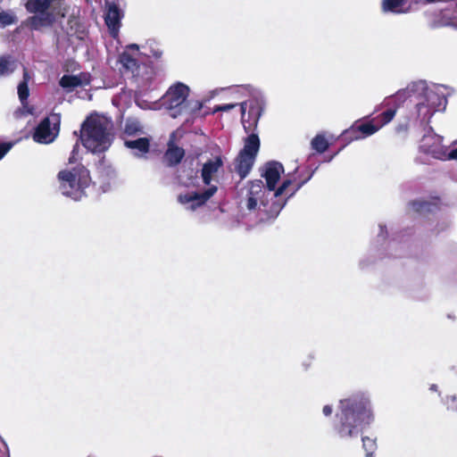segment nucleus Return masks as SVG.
I'll return each instance as SVG.
<instances>
[{
  "mask_svg": "<svg viewBox=\"0 0 457 457\" xmlns=\"http://www.w3.org/2000/svg\"><path fill=\"white\" fill-rule=\"evenodd\" d=\"M373 420L370 402L364 395H354L339 401L333 429L343 439L357 436Z\"/></svg>",
  "mask_w": 457,
  "mask_h": 457,
  "instance_id": "nucleus-1",
  "label": "nucleus"
},
{
  "mask_svg": "<svg viewBox=\"0 0 457 457\" xmlns=\"http://www.w3.org/2000/svg\"><path fill=\"white\" fill-rule=\"evenodd\" d=\"M373 420L370 402L364 395H354L339 401L333 429L343 439L357 436Z\"/></svg>",
  "mask_w": 457,
  "mask_h": 457,
  "instance_id": "nucleus-2",
  "label": "nucleus"
},
{
  "mask_svg": "<svg viewBox=\"0 0 457 457\" xmlns=\"http://www.w3.org/2000/svg\"><path fill=\"white\" fill-rule=\"evenodd\" d=\"M112 120L107 117L90 114L81 124L79 140L93 154L104 153L112 142Z\"/></svg>",
  "mask_w": 457,
  "mask_h": 457,
  "instance_id": "nucleus-3",
  "label": "nucleus"
},
{
  "mask_svg": "<svg viewBox=\"0 0 457 457\" xmlns=\"http://www.w3.org/2000/svg\"><path fill=\"white\" fill-rule=\"evenodd\" d=\"M312 173L304 179L298 182L294 190L287 195V199L280 201L278 198L272 200L271 204L268 207V203H265L263 196L265 194L264 184L262 179H253L247 182V194H246V208L249 211L255 210L258 202L260 201L264 207L263 212L266 213L268 219L276 218L280 211L286 204L288 198L292 197L312 177Z\"/></svg>",
  "mask_w": 457,
  "mask_h": 457,
  "instance_id": "nucleus-4",
  "label": "nucleus"
},
{
  "mask_svg": "<svg viewBox=\"0 0 457 457\" xmlns=\"http://www.w3.org/2000/svg\"><path fill=\"white\" fill-rule=\"evenodd\" d=\"M57 178L62 194L74 200L81 199L91 180L89 170L80 163L71 170H60Z\"/></svg>",
  "mask_w": 457,
  "mask_h": 457,
  "instance_id": "nucleus-5",
  "label": "nucleus"
},
{
  "mask_svg": "<svg viewBox=\"0 0 457 457\" xmlns=\"http://www.w3.org/2000/svg\"><path fill=\"white\" fill-rule=\"evenodd\" d=\"M260 145L259 136L255 133H251L245 138L244 147L235 159V171L239 175L240 179L246 178L252 170Z\"/></svg>",
  "mask_w": 457,
  "mask_h": 457,
  "instance_id": "nucleus-6",
  "label": "nucleus"
},
{
  "mask_svg": "<svg viewBox=\"0 0 457 457\" xmlns=\"http://www.w3.org/2000/svg\"><path fill=\"white\" fill-rule=\"evenodd\" d=\"M189 91V87L181 82H177L168 89L163 96V104L170 117L177 118L188 112Z\"/></svg>",
  "mask_w": 457,
  "mask_h": 457,
  "instance_id": "nucleus-7",
  "label": "nucleus"
},
{
  "mask_svg": "<svg viewBox=\"0 0 457 457\" xmlns=\"http://www.w3.org/2000/svg\"><path fill=\"white\" fill-rule=\"evenodd\" d=\"M261 176L265 179L266 187L269 191H275L273 194L274 198L282 195L288 187L292 184L290 179H285L280 187L276 189V186L280 179L281 173L284 172L283 165L277 161H270L264 163L260 169Z\"/></svg>",
  "mask_w": 457,
  "mask_h": 457,
  "instance_id": "nucleus-8",
  "label": "nucleus"
},
{
  "mask_svg": "<svg viewBox=\"0 0 457 457\" xmlns=\"http://www.w3.org/2000/svg\"><path fill=\"white\" fill-rule=\"evenodd\" d=\"M60 129V117L53 114L51 117L44 118L36 127L33 134L34 141L40 144L52 143L57 137Z\"/></svg>",
  "mask_w": 457,
  "mask_h": 457,
  "instance_id": "nucleus-9",
  "label": "nucleus"
},
{
  "mask_svg": "<svg viewBox=\"0 0 457 457\" xmlns=\"http://www.w3.org/2000/svg\"><path fill=\"white\" fill-rule=\"evenodd\" d=\"M420 149L424 154H430L438 160H445L446 156V147L443 145V137L432 133V128H430L428 134L423 136Z\"/></svg>",
  "mask_w": 457,
  "mask_h": 457,
  "instance_id": "nucleus-10",
  "label": "nucleus"
},
{
  "mask_svg": "<svg viewBox=\"0 0 457 457\" xmlns=\"http://www.w3.org/2000/svg\"><path fill=\"white\" fill-rule=\"evenodd\" d=\"M218 187L214 185L210 186L203 192H193L187 194H180L178 195V202L181 204L191 203L190 208L195 210L198 207L205 204L217 192Z\"/></svg>",
  "mask_w": 457,
  "mask_h": 457,
  "instance_id": "nucleus-11",
  "label": "nucleus"
},
{
  "mask_svg": "<svg viewBox=\"0 0 457 457\" xmlns=\"http://www.w3.org/2000/svg\"><path fill=\"white\" fill-rule=\"evenodd\" d=\"M104 22L112 37H116L121 26L124 14L115 2L105 1Z\"/></svg>",
  "mask_w": 457,
  "mask_h": 457,
  "instance_id": "nucleus-12",
  "label": "nucleus"
},
{
  "mask_svg": "<svg viewBox=\"0 0 457 457\" xmlns=\"http://www.w3.org/2000/svg\"><path fill=\"white\" fill-rule=\"evenodd\" d=\"M185 157V150L178 146L173 140L167 144V149L163 154L162 162L165 166L172 168L179 165Z\"/></svg>",
  "mask_w": 457,
  "mask_h": 457,
  "instance_id": "nucleus-13",
  "label": "nucleus"
},
{
  "mask_svg": "<svg viewBox=\"0 0 457 457\" xmlns=\"http://www.w3.org/2000/svg\"><path fill=\"white\" fill-rule=\"evenodd\" d=\"M240 110L242 113V124L246 133L253 130L258 123L261 116V110L256 105H251L248 110L247 119L245 118L246 102H243L240 104Z\"/></svg>",
  "mask_w": 457,
  "mask_h": 457,
  "instance_id": "nucleus-14",
  "label": "nucleus"
},
{
  "mask_svg": "<svg viewBox=\"0 0 457 457\" xmlns=\"http://www.w3.org/2000/svg\"><path fill=\"white\" fill-rule=\"evenodd\" d=\"M223 166V161L221 156H215L213 159L208 160L204 163L201 176L203 182L206 186H210L212 179V176L218 172V170Z\"/></svg>",
  "mask_w": 457,
  "mask_h": 457,
  "instance_id": "nucleus-15",
  "label": "nucleus"
},
{
  "mask_svg": "<svg viewBox=\"0 0 457 457\" xmlns=\"http://www.w3.org/2000/svg\"><path fill=\"white\" fill-rule=\"evenodd\" d=\"M38 14L29 17L25 21V25L31 30H39L41 28L51 27L54 24L55 19L52 12Z\"/></svg>",
  "mask_w": 457,
  "mask_h": 457,
  "instance_id": "nucleus-16",
  "label": "nucleus"
},
{
  "mask_svg": "<svg viewBox=\"0 0 457 457\" xmlns=\"http://www.w3.org/2000/svg\"><path fill=\"white\" fill-rule=\"evenodd\" d=\"M408 0H382L381 8L385 12L407 13L410 12V6L405 7Z\"/></svg>",
  "mask_w": 457,
  "mask_h": 457,
  "instance_id": "nucleus-17",
  "label": "nucleus"
},
{
  "mask_svg": "<svg viewBox=\"0 0 457 457\" xmlns=\"http://www.w3.org/2000/svg\"><path fill=\"white\" fill-rule=\"evenodd\" d=\"M54 0H27L25 8L29 13L48 12L47 10Z\"/></svg>",
  "mask_w": 457,
  "mask_h": 457,
  "instance_id": "nucleus-18",
  "label": "nucleus"
},
{
  "mask_svg": "<svg viewBox=\"0 0 457 457\" xmlns=\"http://www.w3.org/2000/svg\"><path fill=\"white\" fill-rule=\"evenodd\" d=\"M119 62L121 64L124 71H130L134 73L135 71H137L139 68L138 61L127 51H124L120 54Z\"/></svg>",
  "mask_w": 457,
  "mask_h": 457,
  "instance_id": "nucleus-19",
  "label": "nucleus"
},
{
  "mask_svg": "<svg viewBox=\"0 0 457 457\" xmlns=\"http://www.w3.org/2000/svg\"><path fill=\"white\" fill-rule=\"evenodd\" d=\"M354 123L361 138L375 134L380 129V126L374 123V120L370 121L356 120Z\"/></svg>",
  "mask_w": 457,
  "mask_h": 457,
  "instance_id": "nucleus-20",
  "label": "nucleus"
},
{
  "mask_svg": "<svg viewBox=\"0 0 457 457\" xmlns=\"http://www.w3.org/2000/svg\"><path fill=\"white\" fill-rule=\"evenodd\" d=\"M125 146L129 149H136L140 154H145L150 150V140L147 137H139L135 140H126Z\"/></svg>",
  "mask_w": 457,
  "mask_h": 457,
  "instance_id": "nucleus-21",
  "label": "nucleus"
},
{
  "mask_svg": "<svg viewBox=\"0 0 457 457\" xmlns=\"http://www.w3.org/2000/svg\"><path fill=\"white\" fill-rule=\"evenodd\" d=\"M311 145L316 153L323 154L328 149L329 143L324 135L318 134L312 139Z\"/></svg>",
  "mask_w": 457,
  "mask_h": 457,
  "instance_id": "nucleus-22",
  "label": "nucleus"
},
{
  "mask_svg": "<svg viewBox=\"0 0 457 457\" xmlns=\"http://www.w3.org/2000/svg\"><path fill=\"white\" fill-rule=\"evenodd\" d=\"M398 106L399 105H395V107L389 108L374 118L373 120L374 121H377V126H380V128H382L386 124L389 123L394 119Z\"/></svg>",
  "mask_w": 457,
  "mask_h": 457,
  "instance_id": "nucleus-23",
  "label": "nucleus"
},
{
  "mask_svg": "<svg viewBox=\"0 0 457 457\" xmlns=\"http://www.w3.org/2000/svg\"><path fill=\"white\" fill-rule=\"evenodd\" d=\"M29 75L26 70H24L23 80L18 85V96L21 103L25 104L29 96V89L28 86Z\"/></svg>",
  "mask_w": 457,
  "mask_h": 457,
  "instance_id": "nucleus-24",
  "label": "nucleus"
},
{
  "mask_svg": "<svg viewBox=\"0 0 457 457\" xmlns=\"http://www.w3.org/2000/svg\"><path fill=\"white\" fill-rule=\"evenodd\" d=\"M81 82L77 75H63L59 80V85L62 88H75L80 87Z\"/></svg>",
  "mask_w": 457,
  "mask_h": 457,
  "instance_id": "nucleus-25",
  "label": "nucleus"
},
{
  "mask_svg": "<svg viewBox=\"0 0 457 457\" xmlns=\"http://www.w3.org/2000/svg\"><path fill=\"white\" fill-rule=\"evenodd\" d=\"M341 137L343 140L347 142L361 139L355 123H353L349 129L344 130Z\"/></svg>",
  "mask_w": 457,
  "mask_h": 457,
  "instance_id": "nucleus-26",
  "label": "nucleus"
},
{
  "mask_svg": "<svg viewBox=\"0 0 457 457\" xmlns=\"http://www.w3.org/2000/svg\"><path fill=\"white\" fill-rule=\"evenodd\" d=\"M362 440V447L366 452L367 457H373V453L377 449V443L375 438H370L369 436H363Z\"/></svg>",
  "mask_w": 457,
  "mask_h": 457,
  "instance_id": "nucleus-27",
  "label": "nucleus"
},
{
  "mask_svg": "<svg viewBox=\"0 0 457 457\" xmlns=\"http://www.w3.org/2000/svg\"><path fill=\"white\" fill-rule=\"evenodd\" d=\"M17 21V18L14 14L7 12H0V27L4 28L9 25H12Z\"/></svg>",
  "mask_w": 457,
  "mask_h": 457,
  "instance_id": "nucleus-28",
  "label": "nucleus"
},
{
  "mask_svg": "<svg viewBox=\"0 0 457 457\" xmlns=\"http://www.w3.org/2000/svg\"><path fill=\"white\" fill-rule=\"evenodd\" d=\"M10 56H0V77L13 71V69H10Z\"/></svg>",
  "mask_w": 457,
  "mask_h": 457,
  "instance_id": "nucleus-29",
  "label": "nucleus"
},
{
  "mask_svg": "<svg viewBox=\"0 0 457 457\" xmlns=\"http://www.w3.org/2000/svg\"><path fill=\"white\" fill-rule=\"evenodd\" d=\"M408 92L406 90H399L395 95L389 96L386 98V104H391L392 103H396L397 101L403 102L407 97Z\"/></svg>",
  "mask_w": 457,
  "mask_h": 457,
  "instance_id": "nucleus-30",
  "label": "nucleus"
},
{
  "mask_svg": "<svg viewBox=\"0 0 457 457\" xmlns=\"http://www.w3.org/2000/svg\"><path fill=\"white\" fill-rule=\"evenodd\" d=\"M141 130V127L138 122L127 121L125 124L124 131L128 135H135Z\"/></svg>",
  "mask_w": 457,
  "mask_h": 457,
  "instance_id": "nucleus-31",
  "label": "nucleus"
},
{
  "mask_svg": "<svg viewBox=\"0 0 457 457\" xmlns=\"http://www.w3.org/2000/svg\"><path fill=\"white\" fill-rule=\"evenodd\" d=\"M189 104L188 112L185 114L193 115L195 114L197 112H199L203 108V103L200 101H188Z\"/></svg>",
  "mask_w": 457,
  "mask_h": 457,
  "instance_id": "nucleus-32",
  "label": "nucleus"
},
{
  "mask_svg": "<svg viewBox=\"0 0 457 457\" xmlns=\"http://www.w3.org/2000/svg\"><path fill=\"white\" fill-rule=\"evenodd\" d=\"M445 404L447 406V410L457 412V396L456 395H447L445 398Z\"/></svg>",
  "mask_w": 457,
  "mask_h": 457,
  "instance_id": "nucleus-33",
  "label": "nucleus"
},
{
  "mask_svg": "<svg viewBox=\"0 0 457 457\" xmlns=\"http://www.w3.org/2000/svg\"><path fill=\"white\" fill-rule=\"evenodd\" d=\"M13 145H14L13 142H2V143H0V161L12 148Z\"/></svg>",
  "mask_w": 457,
  "mask_h": 457,
  "instance_id": "nucleus-34",
  "label": "nucleus"
},
{
  "mask_svg": "<svg viewBox=\"0 0 457 457\" xmlns=\"http://www.w3.org/2000/svg\"><path fill=\"white\" fill-rule=\"evenodd\" d=\"M79 153V142H77L73 145L72 151L71 153V156L69 157V160H68V162L70 164L75 163L78 161Z\"/></svg>",
  "mask_w": 457,
  "mask_h": 457,
  "instance_id": "nucleus-35",
  "label": "nucleus"
},
{
  "mask_svg": "<svg viewBox=\"0 0 457 457\" xmlns=\"http://www.w3.org/2000/svg\"><path fill=\"white\" fill-rule=\"evenodd\" d=\"M237 105V104H218L214 106L213 112H228L234 109Z\"/></svg>",
  "mask_w": 457,
  "mask_h": 457,
  "instance_id": "nucleus-36",
  "label": "nucleus"
},
{
  "mask_svg": "<svg viewBox=\"0 0 457 457\" xmlns=\"http://www.w3.org/2000/svg\"><path fill=\"white\" fill-rule=\"evenodd\" d=\"M409 130V121L405 120L396 125L395 131L399 135H406Z\"/></svg>",
  "mask_w": 457,
  "mask_h": 457,
  "instance_id": "nucleus-37",
  "label": "nucleus"
},
{
  "mask_svg": "<svg viewBox=\"0 0 457 457\" xmlns=\"http://www.w3.org/2000/svg\"><path fill=\"white\" fill-rule=\"evenodd\" d=\"M77 77H79L81 82V86L89 85L91 81V76L89 73L87 72H80L77 75Z\"/></svg>",
  "mask_w": 457,
  "mask_h": 457,
  "instance_id": "nucleus-38",
  "label": "nucleus"
},
{
  "mask_svg": "<svg viewBox=\"0 0 457 457\" xmlns=\"http://www.w3.org/2000/svg\"><path fill=\"white\" fill-rule=\"evenodd\" d=\"M416 108H417V111L419 113H420V112L423 110V109H427V112L429 113V116H431L433 114V112L436 111V110H430L428 108V104H426L424 102H421V103H418L416 104Z\"/></svg>",
  "mask_w": 457,
  "mask_h": 457,
  "instance_id": "nucleus-39",
  "label": "nucleus"
},
{
  "mask_svg": "<svg viewBox=\"0 0 457 457\" xmlns=\"http://www.w3.org/2000/svg\"><path fill=\"white\" fill-rule=\"evenodd\" d=\"M412 205L413 207L417 210V211H422L423 209H426L428 208V206H430V204L428 202H426V201H422V202H413L412 203Z\"/></svg>",
  "mask_w": 457,
  "mask_h": 457,
  "instance_id": "nucleus-40",
  "label": "nucleus"
},
{
  "mask_svg": "<svg viewBox=\"0 0 457 457\" xmlns=\"http://www.w3.org/2000/svg\"><path fill=\"white\" fill-rule=\"evenodd\" d=\"M445 160H457V148H454L448 152V148L445 149Z\"/></svg>",
  "mask_w": 457,
  "mask_h": 457,
  "instance_id": "nucleus-41",
  "label": "nucleus"
},
{
  "mask_svg": "<svg viewBox=\"0 0 457 457\" xmlns=\"http://www.w3.org/2000/svg\"><path fill=\"white\" fill-rule=\"evenodd\" d=\"M332 407L330 405H325L322 409V411L325 416H330L332 414Z\"/></svg>",
  "mask_w": 457,
  "mask_h": 457,
  "instance_id": "nucleus-42",
  "label": "nucleus"
},
{
  "mask_svg": "<svg viewBox=\"0 0 457 457\" xmlns=\"http://www.w3.org/2000/svg\"><path fill=\"white\" fill-rule=\"evenodd\" d=\"M151 54L152 56H154L155 59H160L162 55V52L161 50H154V49H152L151 50Z\"/></svg>",
  "mask_w": 457,
  "mask_h": 457,
  "instance_id": "nucleus-43",
  "label": "nucleus"
},
{
  "mask_svg": "<svg viewBox=\"0 0 457 457\" xmlns=\"http://www.w3.org/2000/svg\"><path fill=\"white\" fill-rule=\"evenodd\" d=\"M433 97H437V95L435 94V93H431L429 95L427 96V99L428 101H429L430 99H432Z\"/></svg>",
  "mask_w": 457,
  "mask_h": 457,
  "instance_id": "nucleus-44",
  "label": "nucleus"
},
{
  "mask_svg": "<svg viewBox=\"0 0 457 457\" xmlns=\"http://www.w3.org/2000/svg\"><path fill=\"white\" fill-rule=\"evenodd\" d=\"M436 2H441V0H423L424 4H432Z\"/></svg>",
  "mask_w": 457,
  "mask_h": 457,
  "instance_id": "nucleus-45",
  "label": "nucleus"
},
{
  "mask_svg": "<svg viewBox=\"0 0 457 457\" xmlns=\"http://www.w3.org/2000/svg\"><path fill=\"white\" fill-rule=\"evenodd\" d=\"M128 47L131 48V49H135L137 51L139 49V47H138V46L137 44L129 45Z\"/></svg>",
  "mask_w": 457,
  "mask_h": 457,
  "instance_id": "nucleus-46",
  "label": "nucleus"
}]
</instances>
